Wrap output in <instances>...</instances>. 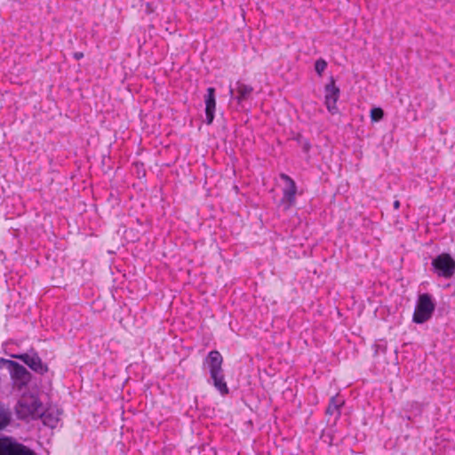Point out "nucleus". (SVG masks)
<instances>
[{
    "label": "nucleus",
    "mask_w": 455,
    "mask_h": 455,
    "mask_svg": "<svg viewBox=\"0 0 455 455\" xmlns=\"http://www.w3.org/2000/svg\"><path fill=\"white\" fill-rule=\"evenodd\" d=\"M223 357L218 350H212L204 358L203 365L207 367L213 387L221 395L229 394V388L225 380L224 370L222 368Z\"/></svg>",
    "instance_id": "obj_1"
},
{
    "label": "nucleus",
    "mask_w": 455,
    "mask_h": 455,
    "mask_svg": "<svg viewBox=\"0 0 455 455\" xmlns=\"http://www.w3.org/2000/svg\"><path fill=\"white\" fill-rule=\"evenodd\" d=\"M43 406L42 402L36 395H24L18 401L15 408L17 417L23 420L37 419Z\"/></svg>",
    "instance_id": "obj_2"
},
{
    "label": "nucleus",
    "mask_w": 455,
    "mask_h": 455,
    "mask_svg": "<svg viewBox=\"0 0 455 455\" xmlns=\"http://www.w3.org/2000/svg\"><path fill=\"white\" fill-rule=\"evenodd\" d=\"M0 366H5L8 369L13 385L20 390L26 387L32 380V374L16 361L0 357Z\"/></svg>",
    "instance_id": "obj_3"
},
{
    "label": "nucleus",
    "mask_w": 455,
    "mask_h": 455,
    "mask_svg": "<svg viewBox=\"0 0 455 455\" xmlns=\"http://www.w3.org/2000/svg\"><path fill=\"white\" fill-rule=\"evenodd\" d=\"M430 271L439 278L451 279L455 275V259L447 252L432 259Z\"/></svg>",
    "instance_id": "obj_4"
},
{
    "label": "nucleus",
    "mask_w": 455,
    "mask_h": 455,
    "mask_svg": "<svg viewBox=\"0 0 455 455\" xmlns=\"http://www.w3.org/2000/svg\"><path fill=\"white\" fill-rule=\"evenodd\" d=\"M435 309V302L429 293H421L418 296L412 322L418 324L427 322Z\"/></svg>",
    "instance_id": "obj_5"
},
{
    "label": "nucleus",
    "mask_w": 455,
    "mask_h": 455,
    "mask_svg": "<svg viewBox=\"0 0 455 455\" xmlns=\"http://www.w3.org/2000/svg\"><path fill=\"white\" fill-rule=\"evenodd\" d=\"M11 356L20 360L33 371L40 375H44L49 370L47 364L42 362L38 353L33 348H31L28 353L12 355Z\"/></svg>",
    "instance_id": "obj_6"
},
{
    "label": "nucleus",
    "mask_w": 455,
    "mask_h": 455,
    "mask_svg": "<svg viewBox=\"0 0 455 455\" xmlns=\"http://www.w3.org/2000/svg\"><path fill=\"white\" fill-rule=\"evenodd\" d=\"M339 95L340 90L336 85L334 77L331 76L330 82L324 86V104L331 115L337 114L339 111L337 101Z\"/></svg>",
    "instance_id": "obj_7"
},
{
    "label": "nucleus",
    "mask_w": 455,
    "mask_h": 455,
    "mask_svg": "<svg viewBox=\"0 0 455 455\" xmlns=\"http://www.w3.org/2000/svg\"><path fill=\"white\" fill-rule=\"evenodd\" d=\"M0 455H36L27 446L13 442L11 438H0Z\"/></svg>",
    "instance_id": "obj_8"
},
{
    "label": "nucleus",
    "mask_w": 455,
    "mask_h": 455,
    "mask_svg": "<svg viewBox=\"0 0 455 455\" xmlns=\"http://www.w3.org/2000/svg\"><path fill=\"white\" fill-rule=\"evenodd\" d=\"M280 179L285 183V187L283 188V197L281 199V204H284L285 210H288L295 204L297 185L295 181L285 173H280Z\"/></svg>",
    "instance_id": "obj_9"
},
{
    "label": "nucleus",
    "mask_w": 455,
    "mask_h": 455,
    "mask_svg": "<svg viewBox=\"0 0 455 455\" xmlns=\"http://www.w3.org/2000/svg\"><path fill=\"white\" fill-rule=\"evenodd\" d=\"M205 103V123L210 125L212 124L216 110V90L213 87H208L204 95Z\"/></svg>",
    "instance_id": "obj_10"
},
{
    "label": "nucleus",
    "mask_w": 455,
    "mask_h": 455,
    "mask_svg": "<svg viewBox=\"0 0 455 455\" xmlns=\"http://www.w3.org/2000/svg\"><path fill=\"white\" fill-rule=\"evenodd\" d=\"M39 419H41L43 424L51 428H55L60 420L57 411L53 409H42Z\"/></svg>",
    "instance_id": "obj_11"
},
{
    "label": "nucleus",
    "mask_w": 455,
    "mask_h": 455,
    "mask_svg": "<svg viewBox=\"0 0 455 455\" xmlns=\"http://www.w3.org/2000/svg\"><path fill=\"white\" fill-rule=\"evenodd\" d=\"M344 404V401L340 400L337 396H331L329 404L325 410L326 415H335V419H339L341 414V407Z\"/></svg>",
    "instance_id": "obj_12"
},
{
    "label": "nucleus",
    "mask_w": 455,
    "mask_h": 455,
    "mask_svg": "<svg viewBox=\"0 0 455 455\" xmlns=\"http://www.w3.org/2000/svg\"><path fill=\"white\" fill-rule=\"evenodd\" d=\"M236 100L238 103L243 102V100H248L251 92H253V88L251 85L245 84L240 81L236 83Z\"/></svg>",
    "instance_id": "obj_13"
},
{
    "label": "nucleus",
    "mask_w": 455,
    "mask_h": 455,
    "mask_svg": "<svg viewBox=\"0 0 455 455\" xmlns=\"http://www.w3.org/2000/svg\"><path fill=\"white\" fill-rule=\"evenodd\" d=\"M12 419V413L9 409L5 408L4 404L0 403V430L7 427Z\"/></svg>",
    "instance_id": "obj_14"
},
{
    "label": "nucleus",
    "mask_w": 455,
    "mask_h": 455,
    "mask_svg": "<svg viewBox=\"0 0 455 455\" xmlns=\"http://www.w3.org/2000/svg\"><path fill=\"white\" fill-rule=\"evenodd\" d=\"M370 116L372 122H379L384 117V111L381 108H373L371 110Z\"/></svg>",
    "instance_id": "obj_15"
},
{
    "label": "nucleus",
    "mask_w": 455,
    "mask_h": 455,
    "mask_svg": "<svg viewBox=\"0 0 455 455\" xmlns=\"http://www.w3.org/2000/svg\"><path fill=\"white\" fill-rule=\"evenodd\" d=\"M326 68H327V62L325 60H323L322 58L316 60V61L315 62V70L317 73V75L320 76L323 75V73L326 69Z\"/></svg>",
    "instance_id": "obj_16"
},
{
    "label": "nucleus",
    "mask_w": 455,
    "mask_h": 455,
    "mask_svg": "<svg viewBox=\"0 0 455 455\" xmlns=\"http://www.w3.org/2000/svg\"><path fill=\"white\" fill-rule=\"evenodd\" d=\"M134 167L137 170V175L139 178L146 175V170L144 169V164L142 163H135Z\"/></svg>",
    "instance_id": "obj_17"
},
{
    "label": "nucleus",
    "mask_w": 455,
    "mask_h": 455,
    "mask_svg": "<svg viewBox=\"0 0 455 455\" xmlns=\"http://www.w3.org/2000/svg\"><path fill=\"white\" fill-rule=\"evenodd\" d=\"M84 53L82 52H76L73 53V57L75 60H79L84 58Z\"/></svg>",
    "instance_id": "obj_18"
},
{
    "label": "nucleus",
    "mask_w": 455,
    "mask_h": 455,
    "mask_svg": "<svg viewBox=\"0 0 455 455\" xmlns=\"http://www.w3.org/2000/svg\"><path fill=\"white\" fill-rule=\"evenodd\" d=\"M302 148H303V151H304V152H308V151H309V149H310V148H311V145H310L309 141H308V140H306V141L304 142V144H303Z\"/></svg>",
    "instance_id": "obj_19"
},
{
    "label": "nucleus",
    "mask_w": 455,
    "mask_h": 455,
    "mask_svg": "<svg viewBox=\"0 0 455 455\" xmlns=\"http://www.w3.org/2000/svg\"><path fill=\"white\" fill-rule=\"evenodd\" d=\"M395 209H399L400 207V202L398 200H395L393 204Z\"/></svg>",
    "instance_id": "obj_20"
}]
</instances>
